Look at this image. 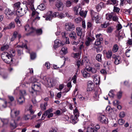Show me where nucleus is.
<instances>
[{
	"label": "nucleus",
	"mask_w": 132,
	"mask_h": 132,
	"mask_svg": "<svg viewBox=\"0 0 132 132\" xmlns=\"http://www.w3.org/2000/svg\"><path fill=\"white\" fill-rule=\"evenodd\" d=\"M34 0H28L27 6H25V7H19L17 10L16 14L19 16H21L25 14L28 11V7H29L33 11L34 9L33 3Z\"/></svg>",
	"instance_id": "obj_1"
},
{
	"label": "nucleus",
	"mask_w": 132,
	"mask_h": 132,
	"mask_svg": "<svg viewBox=\"0 0 132 132\" xmlns=\"http://www.w3.org/2000/svg\"><path fill=\"white\" fill-rule=\"evenodd\" d=\"M14 13V11H12L9 8H7L5 11L6 18L8 19H11L12 18L11 16L13 15Z\"/></svg>",
	"instance_id": "obj_2"
},
{
	"label": "nucleus",
	"mask_w": 132,
	"mask_h": 132,
	"mask_svg": "<svg viewBox=\"0 0 132 132\" xmlns=\"http://www.w3.org/2000/svg\"><path fill=\"white\" fill-rule=\"evenodd\" d=\"M45 83L48 85V87H52L55 84V80L53 78H45Z\"/></svg>",
	"instance_id": "obj_3"
},
{
	"label": "nucleus",
	"mask_w": 132,
	"mask_h": 132,
	"mask_svg": "<svg viewBox=\"0 0 132 132\" xmlns=\"http://www.w3.org/2000/svg\"><path fill=\"white\" fill-rule=\"evenodd\" d=\"M55 6L59 11H61L63 9V4L61 0H56L55 2Z\"/></svg>",
	"instance_id": "obj_4"
},
{
	"label": "nucleus",
	"mask_w": 132,
	"mask_h": 132,
	"mask_svg": "<svg viewBox=\"0 0 132 132\" xmlns=\"http://www.w3.org/2000/svg\"><path fill=\"white\" fill-rule=\"evenodd\" d=\"M65 29L68 31H71L73 30L75 28L74 24L71 22L66 23L65 24Z\"/></svg>",
	"instance_id": "obj_5"
},
{
	"label": "nucleus",
	"mask_w": 132,
	"mask_h": 132,
	"mask_svg": "<svg viewBox=\"0 0 132 132\" xmlns=\"http://www.w3.org/2000/svg\"><path fill=\"white\" fill-rule=\"evenodd\" d=\"M25 30L29 32V34L34 32L35 29L32 28L31 26H30L28 24H26L24 26Z\"/></svg>",
	"instance_id": "obj_6"
},
{
	"label": "nucleus",
	"mask_w": 132,
	"mask_h": 132,
	"mask_svg": "<svg viewBox=\"0 0 132 132\" xmlns=\"http://www.w3.org/2000/svg\"><path fill=\"white\" fill-rule=\"evenodd\" d=\"M40 84L37 83L34 84L32 86V88L33 89L34 92L38 91L40 89Z\"/></svg>",
	"instance_id": "obj_7"
},
{
	"label": "nucleus",
	"mask_w": 132,
	"mask_h": 132,
	"mask_svg": "<svg viewBox=\"0 0 132 132\" xmlns=\"http://www.w3.org/2000/svg\"><path fill=\"white\" fill-rule=\"evenodd\" d=\"M54 44L53 45V47L54 49L58 47L61 45V41L58 39H56L54 42Z\"/></svg>",
	"instance_id": "obj_8"
},
{
	"label": "nucleus",
	"mask_w": 132,
	"mask_h": 132,
	"mask_svg": "<svg viewBox=\"0 0 132 132\" xmlns=\"http://www.w3.org/2000/svg\"><path fill=\"white\" fill-rule=\"evenodd\" d=\"M8 55V53L6 52H4L2 53L1 55V57L3 60L6 63H9L10 61H7L6 58Z\"/></svg>",
	"instance_id": "obj_9"
},
{
	"label": "nucleus",
	"mask_w": 132,
	"mask_h": 132,
	"mask_svg": "<svg viewBox=\"0 0 132 132\" xmlns=\"http://www.w3.org/2000/svg\"><path fill=\"white\" fill-rule=\"evenodd\" d=\"M86 70L88 71H90L93 73H96V70L94 68H92L91 67L87 66L86 67Z\"/></svg>",
	"instance_id": "obj_10"
},
{
	"label": "nucleus",
	"mask_w": 132,
	"mask_h": 132,
	"mask_svg": "<svg viewBox=\"0 0 132 132\" xmlns=\"http://www.w3.org/2000/svg\"><path fill=\"white\" fill-rule=\"evenodd\" d=\"M76 32L78 36L81 37L82 34V29L81 28L78 27L76 29Z\"/></svg>",
	"instance_id": "obj_11"
},
{
	"label": "nucleus",
	"mask_w": 132,
	"mask_h": 132,
	"mask_svg": "<svg viewBox=\"0 0 132 132\" xmlns=\"http://www.w3.org/2000/svg\"><path fill=\"white\" fill-rule=\"evenodd\" d=\"M52 11H49L47 13V15L46 17V20H50L52 18Z\"/></svg>",
	"instance_id": "obj_12"
},
{
	"label": "nucleus",
	"mask_w": 132,
	"mask_h": 132,
	"mask_svg": "<svg viewBox=\"0 0 132 132\" xmlns=\"http://www.w3.org/2000/svg\"><path fill=\"white\" fill-rule=\"evenodd\" d=\"M86 132H99L97 130L94 128H92L90 126L88 127L87 128Z\"/></svg>",
	"instance_id": "obj_13"
},
{
	"label": "nucleus",
	"mask_w": 132,
	"mask_h": 132,
	"mask_svg": "<svg viewBox=\"0 0 132 132\" xmlns=\"http://www.w3.org/2000/svg\"><path fill=\"white\" fill-rule=\"evenodd\" d=\"M93 38L92 39L91 37H88L87 38V40L86 41L85 43L86 45L87 46H89L90 44V43L94 40Z\"/></svg>",
	"instance_id": "obj_14"
},
{
	"label": "nucleus",
	"mask_w": 132,
	"mask_h": 132,
	"mask_svg": "<svg viewBox=\"0 0 132 132\" xmlns=\"http://www.w3.org/2000/svg\"><path fill=\"white\" fill-rule=\"evenodd\" d=\"M77 115L76 114L75 117H73V116H71V119L72 120V122L73 124H76L78 121Z\"/></svg>",
	"instance_id": "obj_15"
},
{
	"label": "nucleus",
	"mask_w": 132,
	"mask_h": 132,
	"mask_svg": "<svg viewBox=\"0 0 132 132\" xmlns=\"http://www.w3.org/2000/svg\"><path fill=\"white\" fill-rule=\"evenodd\" d=\"M69 37L74 40H75L77 38V36L75 32L74 31L70 33L69 35Z\"/></svg>",
	"instance_id": "obj_16"
},
{
	"label": "nucleus",
	"mask_w": 132,
	"mask_h": 132,
	"mask_svg": "<svg viewBox=\"0 0 132 132\" xmlns=\"http://www.w3.org/2000/svg\"><path fill=\"white\" fill-rule=\"evenodd\" d=\"M104 3L102 2H101L100 4L97 5L96 7V9L98 11H100L102 8L104 6Z\"/></svg>",
	"instance_id": "obj_17"
},
{
	"label": "nucleus",
	"mask_w": 132,
	"mask_h": 132,
	"mask_svg": "<svg viewBox=\"0 0 132 132\" xmlns=\"http://www.w3.org/2000/svg\"><path fill=\"white\" fill-rule=\"evenodd\" d=\"M105 52L106 53V57L107 58L109 59L111 57L112 55V53L111 51L108 50L107 52L104 51V53H105Z\"/></svg>",
	"instance_id": "obj_18"
},
{
	"label": "nucleus",
	"mask_w": 132,
	"mask_h": 132,
	"mask_svg": "<svg viewBox=\"0 0 132 132\" xmlns=\"http://www.w3.org/2000/svg\"><path fill=\"white\" fill-rule=\"evenodd\" d=\"M99 119L101 122L102 123H105L106 121V117L104 115H100Z\"/></svg>",
	"instance_id": "obj_19"
},
{
	"label": "nucleus",
	"mask_w": 132,
	"mask_h": 132,
	"mask_svg": "<svg viewBox=\"0 0 132 132\" xmlns=\"http://www.w3.org/2000/svg\"><path fill=\"white\" fill-rule=\"evenodd\" d=\"M86 70L85 69V70H82L81 71L83 76L85 78L89 77L90 76V75L86 71Z\"/></svg>",
	"instance_id": "obj_20"
},
{
	"label": "nucleus",
	"mask_w": 132,
	"mask_h": 132,
	"mask_svg": "<svg viewBox=\"0 0 132 132\" xmlns=\"http://www.w3.org/2000/svg\"><path fill=\"white\" fill-rule=\"evenodd\" d=\"M114 13L113 12H112L110 13L106 14V19L108 20H111Z\"/></svg>",
	"instance_id": "obj_21"
},
{
	"label": "nucleus",
	"mask_w": 132,
	"mask_h": 132,
	"mask_svg": "<svg viewBox=\"0 0 132 132\" xmlns=\"http://www.w3.org/2000/svg\"><path fill=\"white\" fill-rule=\"evenodd\" d=\"M13 111L14 113L16 116H17L20 113V111L19 110H17L15 108H13V109H11V113Z\"/></svg>",
	"instance_id": "obj_22"
},
{
	"label": "nucleus",
	"mask_w": 132,
	"mask_h": 132,
	"mask_svg": "<svg viewBox=\"0 0 132 132\" xmlns=\"http://www.w3.org/2000/svg\"><path fill=\"white\" fill-rule=\"evenodd\" d=\"M10 125L12 128L14 129L17 127V125L14 120H12L10 123Z\"/></svg>",
	"instance_id": "obj_23"
},
{
	"label": "nucleus",
	"mask_w": 132,
	"mask_h": 132,
	"mask_svg": "<svg viewBox=\"0 0 132 132\" xmlns=\"http://www.w3.org/2000/svg\"><path fill=\"white\" fill-rule=\"evenodd\" d=\"M18 33L17 31H15L13 33V35L12 37L10 39V40L11 41L14 40L16 38L17 35Z\"/></svg>",
	"instance_id": "obj_24"
},
{
	"label": "nucleus",
	"mask_w": 132,
	"mask_h": 132,
	"mask_svg": "<svg viewBox=\"0 0 132 132\" xmlns=\"http://www.w3.org/2000/svg\"><path fill=\"white\" fill-rule=\"evenodd\" d=\"M37 79L34 77H32L29 79L28 80V84L29 83H37Z\"/></svg>",
	"instance_id": "obj_25"
},
{
	"label": "nucleus",
	"mask_w": 132,
	"mask_h": 132,
	"mask_svg": "<svg viewBox=\"0 0 132 132\" xmlns=\"http://www.w3.org/2000/svg\"><path fill=\"white\" fill-rule=\"evenodd\" d=\"M94 15H92V16L94 19L96 21V23H98L99 22L98 20L99 16L98 15L97 13H94Z\"/></svg>",
	"instance_id": "obj_26"
},
{
	"label": "nucleus",
	"mask_w": 132,
	"mask_h": 132,
	"mask_svg": "<svg viewBox=\"0 0 132 132\" xmlns=\"http://www.w3.org/2000/svg\"><path fill=\"white\" fill-rule=\"evenodd\" d=\"M24 101L25 99L24 97L22 96L20 97L18 100L19 104L20 105H21Z\"/></svg>",
	"instance_id": "obj_27"
},
{
	"label": "nucleus",
	"mask_w": 132,
	"mask_h": 132,
	"mask_svg": "<svg viewBox=\"0 0 132 132\" xmlns=\"http://www.w3.org/2000/svg\"><path fill=\"white\" fill-rule=\"evenodd\" d=\"M38 8L41 10L43 11L46 9V6L43 4H41L38 6Z\"/></svg>",
	"instance_id": "obj_28"
},
{
	"label": "nucleus",
	"mask_w": 132,
	"mask_h": 132,
	"mask_svg": "<svg viewBox=\"0 0 132 132\" xmlns=\"http://www.w3.org/2000/svg\"><path fill=\"white\" fill-rule=\"evenodd\" d=\"M53 112V109H49L48 110L45 111L43 114V115L45 116H46L48 115L51 112Z\"/></svg>",
	"instance_id": "obj_29"
},
{
	"label": "nucleus",
	"mask_w": 132,
	"mask_h": 132,
	"mask_svg": "<svg viewBox=\"0 0 132 132\" xmlns=\"http://www.w3.org/2000/svg\"><path fill=\"white\" fill-rule=\"evenodd\" d=\"M96 59L98 62H101L102 61V55L99 54L96 55Z\"/></svg>",
	"instance_id": "obj_30"
},
{
	"label": "nucleus",
	"mask_w": 132,
	"mask_h": 132,
	"mask_svg": "<svg viewBox=\"0 0 132 132\" xmlns=\"http://www.w3.org/2000/svg\"><path fill=\"white\" fill-rule=\"evenodd\" d=\"M0 121H1L2 123V125L3 126L4 125L7 124L8 123V120L7 119H2L0 118Z\"/></svg>",
	"instance_id": "obj_31"
},
{
	"label": "nucleus",
	"mask_w": 132,
	"mask_h": 132,
	"mask_svg": "<svg viewBox=\"0 0 132 132\" xmlns=\"http://www.w3.org/2000/svg\"><path fill=\"white\" fill-rule=\"evenodd\" d=\"M15 27V23L14 22H12L9 24L8 26V28L9 29L14 28Z\"/></svg>",
	"instance_id": "obj_32"
},
{
	"label": "nucleus",
	"mask_w": 132,
	"mask_h": 132,
	"mask_svg": "<svg viewBox=\"0 0 132 132\" xmlns=\"http://www.w3.org/2000/svg\"><path fill=\"white\" fill-rule=\"evenodd\" d=\"M11 56H12V55L8 54L7 56L6 60H7V61H8V60L10 61L9 62V63H9L10 62H12L13 61V59Z\"/></svg>",
	"instance_id": "obj_33"
},
{
	"label": "nucleus",
	"mask_w": 132,
	"mask_h": 132,
	"mask_svg": "<svg viewBox=\"0 0 132 132\" xmlns=\"http://www.w3.org/2000/svg\"><path fill=\"white\" fill-rule=\"evenodd\" d=\"M20 95L21 96L23 97L26 95L27 94L25 90H22L20 91Z\"/></svg>",
	"instance_id": "obj_34"
},
{
	"label": "nucleus",
	"mask_w": 132,
	"mask_h": 132,
	"mask_svg": "<svg viewBox=\"0 0 132 132\" xmlns=\"http://www.w3.org/2000/svg\"><path fill=\"white\" fill-rule=\"evenodd\" d=\"M87 13V11H85L84 12L83 11L80 12L79 13L81 16L85 18L86 16Z\"/></svg>",
	"instance_id": "obj_35"
},
{
	"label": "nucleus",
	"mask_w": 132,
	"mask_h": 132,
	"mask_svg": "<svg viewBox=\"0 0 132 132\" xmlns=\"http://www.w3.org/2000/svg\"><path fill=\"white\" fill-rule=\"evenodd\" d=\"M118 49V46L117 44H115L114 45L112 51L114 52H116Z\"/></svg>",
	"instance_id": "obj_36"
},
{
	"label": "nucleus",
	"mask_w": 132,
	"mask_h": 132,
	"mask_svg": "<svg viewBox=\"0 0 132 132\" xmlns=\"http://www.w3.org/2000/svg\"><path fill=\"white\" fill-rule=\"evenodd\" d=\"M9 47V46L8 45H4L1 47V50L2 51H4L5 50H6L8 49Z\"/></svg>",
	"instance_id": "obj_37"
},
{
	"label": "nucleus",
	"mask_w": 132,
	"mask_h": 132,
	"mask_svg": "<svg viewBox=\"0 0 132 132\" xmlns=\"http://www.w3.org/2000/svg\"><path fill=\"white\" fill-rule=\"evenodd\" d=\"M15 21L18 26H21L20 21L18 18H16L15 19Z\"/></svg>",
	"instance_id": "obj_38"
},
{
	"label": "nucleus",
	"mask_w": 132,
	"mask_h": 132,
	"mask_svg": "<svg viewBox=\"0 0 132 132\" xmlns=\"http://www.w3.org/2000/svg\"><path fill=\"white\" fill-rule=\"evenodd\" d=\"M117 30L116 32H118V31H119V30H120L122 28V26L120 23H119L117 24L116 26Z\"/></svg>",
	"instance_id": "obj_39"
},
{
	"label": "nucleus",
	"mask_w": 132,
	"mask_h": 132,
	"mask_svg": "<svg viewBox=\"0 0 132 132\" xmlns=\"http://www.w3.org/2000/svg\"><path fill=\"white\" fill-rule=\"evenodd\" d=\"M87 90L88 91H92L93 89L94 85H87Z\"/></svg>",
	"instance_id": "obj_40"
},
{
	"label": "nucleus",
	"mask_w": 132,
	"mask_h": 132,
	"mask_svg": "<svg viewBox=\"0 0 132 132\" xmlns=\"http://www.w3.org/2000/svg\"><path fill=\"white\" fill-rule=\"evenodd\" d=\"M35 31H36V33L38 35H40L42 34V31L41 29H37V30L35 29Z\"/></svg>",
	"instance_id": "obj_41"
},
{
	"label": "nucleus",
	"mask_w": 132,
	"mask_h": 132,
	"mask_svg": "<svg viewBox=\"0 0 132 132\" xmlns=\"http://www.w3.org/2000/svg\"><path fill=\"white\" fill-rule=\"evenodd\" d=\"M125 116V113L123 111L120 112L119 114V117L120 118L124 117Z\"/></svg>",
	"instance_id": "obj_42"
},
{
	"label": "nucleus",
	"mask_w": 132,
	"mask_h": 132,
	"mask_svg": "<svg viewBox=\"0 0 132 132\" xmlns=\"http://www.w3.org/2000/svg\"><path fill=\"white\" fill-rule=\"evenodd\" d=\"M130 49H127L126 50L125 53V55L127 57H129L130 56Z\"/></svg>",
	"instance_id": "obj_43"
},
{
	"label": "nucleus",
	"mask_w": 132,
	"mask_h": 132,
	"mask_svg": "<svg viewBox=\"0 0 132 132\" xmlns=\"http://www.w3.org/2000/svg\"><path fill=\"white\" fill-rule=\"evenodd\" d=\"M93 26V24L90 22H88L87 23V29L89 28L91 29L92 28Z\"/></svg>",
	"instance_id": "obj_44"
},
{
	"label": "nucleus",
	"mask_w": 132,
	"mask_h": 132,
	"mask_svg": "<svg viewBox=\"0 0 132 132\" xmlns=\"http://www.w3.org/2000/svg\"><path fill=\"white\" fill-rule=\"evenodd\" d=\"M120 31H118V32H116L117 34L116 35V36L118 37L119 40L120 39H122L123 38L122 36L120 35Z\"/></svg>",
	"instance_id": "obj_45"
},
{
	"label": "nucleus",
	"mask_w": 132,
	"mask_h": 132,
	"mask_svg": "<svg viewBox=\"0 0 132 132\" xmlns=\"http://www.w3.org/2000/svg\"><path fill=\"white\" fill-rule=\"evenodd\" d=\"M118 123L120 125H122L124 123L125 121L122 119H119L118 120Z\"/></svg>",
	"instance_id": "obj_46"
},
{
	"label": "nucleus",
	"mask_w": 132,
	"mask_h": 132,
	"mask_svg": "<svg viewBox=\"0 0 132 132\" xmlns=\"http://www.w3.org/2000/svg\"><path fill=\"white\" fill-rule=\"evenodd\" d=\"M61 51L63 52V53L64 54H65L67 53V47H63L61 49Z\"/></svg>",
	"instance_id": "obj_47"
},
{
	"label": "nucleus",
	"mask_w": 132,
	"mask_h": 132,
	"mask_svg": "<svg viewBox=\"0 0 132 132\" xmlns=\"http://www.w3.org/2000/svg\"><path fill=\"white\" fill-rule=\"evenodd\" d=\"M20 3L19 2H18L17 3H15L14 4V7L16 9L18 8H19V7H20Z\"/></svg>",
	"instance_id": "obj_48"
},
{
	"label": "nucleus",
	"mask_w": 132,
	"mask_h": 132,
	"mask_svg": "<svg viewBox=\"0 0 132 132\" xmlns=\"http://www.w3.org/2000/svg\"><path fill=\"white\" fill-rule=\"evenodd\" d=\"M30 58L31 60L34 59L36 57V55L34 53H31L30 54Z\"/></svg>",
	"instance_id": "obj_49"
},
{
	"label": "nucleus",
	"mask_w": 132,
	"mask_h": 132,
	"mask_svg": "<svg viewBox=\"0 0 132 132\" xmlns=\"http://www.w3.org/2000/svg\"><path fill=\"white\" fill-rule=\"evenodd\" d=\"M81 17H78L75 19V21L76 23H78L81 22Z\"/></svg>",
	"instance_id": "obj_50"
},
{
	"label": "nucleus",
	"mask_w": 132,
	"mask_h": 132,
	"mask_svg": "<svg viewBox=\"0 0 132 132\" xmlns=\"http://www.w3.org/2000/svg\"><path fill=\"white\" fill-rule=\"evenodd\" d=\"M102 47H97L96 48V51L97 53L100 52L102 50Z\"/></svg>",
	"instance_id": "obj_51"
},
{
	"label": "nucleus",
	"mask_w": 132,
	"mask_h": 132,
	"mask_svg": "<svg viewBox=\"0 0 132 132\" xmlns=\"http://www.w3.org/2000/svg\"><path fill=\"white\" fill-rule=\"evenodd\" d=\"M120 58L119 57L118 58V59L115 60L114 63L115 64L117 65L120 63Z\"/></svg>",
	"instance_id": "obj_52"
},
{
	"label": "nucleus",
	"mask_w": 132,
	"mask_h": 132,
	"mask_svg": "<svg viewBox=\"0 0 132 132\" xmlns=\"http://www.w3.org/2000/svg\"><path fill=\"white\" fill-rule=\"evenodd\" d=\"M78 98L80 100L82 101H85V100H86L87 99L86 98H85L84 97H83L81 95L78 96Z\"/></svg>",
	"instance_id": "obj_53"
},
{
	"label": "nucleus",
	"mask_w": 132,
	"mask_h": 132,
	"mask_svg": "<svg viewBox=\"0 0 132 132\" xmlns=\"http://www.w3.org/2000/svg\"><path fill=\"white\" fill-rule=\"evenodd\" d=\"M30 115L27 114L24 116V118L25 120H28L30 118Z\"/></svg>",
	"instance_id": "obj_54"
},
{
	"label": "nucleus",
	"mask_w": 132,
	"mask_h": 132,
	"mask_svg": "<svg viewBox=\"0 0 132 132\" xmlns=\"http://www.w3.org/2000/svg\"><path fill=\"white\" fill-rule=\"evenodd\" d=\"M110 93H111L112 95H110V94H108L109 96H110V97L113 98L114 96V94L113 93V90H111L110 91Z\"/></svg>",
	"instance_id": "obj_55"
},
{
	"label": "nucleus",
	"mask_w": 132,
	"mask_h": 132,
	"mask_svg": "<svg viewBox=\"0 0 132 132\" xmlns=\"http://www.w3.org/2000/svg\"><path fill=\"white\" fill-rule=\"evenodd\" d=\"M122 95V92L121 91L119 92L117 94V97L118 99H120L121 98Z\"/></svg>",
	"instance_id": "obj_56"
},
{
	"label": "nucleus",
	"mask_w": 132,
	"mask_h": 132,
	"mask_svg": "<svg viewBox=\"0 0 132 132\" xmlns=\"http://www.w3.org/2000/svg\"><path fill=\"white\" fill-rule=\"evenodd\" d=\"M109 1L112 3H110V4H113V5H117V0H109Z\"/></svg>",
	"instance_id": "obj_57"
},
{
	"label": "nucleus",
	"mask_w": 132,
	"mask_h": 132,
	"mask_svg": "<svg viewBox=\"0 0 132 132\" xmlns=\"http://www.w3.org/2000/svg\"><path fill=\"white\" fill-rule=\"evenodd\" d=\"M120 10L119 8L118 7L114 6L113 11L114 12H116L117 13L119 12Z\"/></svg>",
	"instance_id": "obj_58"
},
{
	"label": "nucleus",
	"mask_w": 132,
	"mask_h": 132,
	"mask_svg": "<svg viewBox=\"0 0 132 132\" xmlns=\"http://www.w3.org/2000/svg\"><path fill=\"white\" fill-rule=\"evenodd\" d=\"M59 13L58 12H54L53 14L52 15V18L53 17H56L57 16H58L59 15Z\"/></svg>",
	"instance_id": "obj_59"
},
{
	"label": "nucleus",
	"mask_w": 132,
	"mask_h": 132,
	"mask_svg": "<svg viewBox=\"0 0 132 132\" xmlns=\"http://www.w3.org/2000/svg\"><path fill=\"white\" fill-rule=\"evenodd\" d=\"M73 113L75 116H76V114H77V117H78V116L79 113L78 112V111L77 108H76L74 110Z\"/></svg>",
	"instance_id": "obj_60"
},
{
	"label": "nucleus",
	"mask_w": 132,
	"mask_h": 132,
	"mask_svg": "<svg viewBox=\"0 0 132 132\" xmlns=\"http://www.w3.org/2000/svg\"><path fill=\"white\" fill-rule=\"evenodd\" d=\"M73 57L75 58H77L79 57V53H77L73 54Z\"/></svg>",
	"instance_id": "obj_61"
},
{
	"label": "nucleus",
	"mask_w": 132,
	"mask_h": 132,
	"mask_svg": "<svg viewBox=\"0 0 132 132\" xmlns=\"http://www.w3.org/2000/svg\"><path fill=\"white\" fill-rule=\"evenodd\" d=\"M112 31V29L111 27H108L107 29V32L110 33Z\"/></svg>",
	"instance_id": "obj_62"
},
{
	"label": "nucleus",
	"mask_w": 132,
	"mask_h": 132,
	"mask_svg": "<svg viewBox=\"0 0 132 132\" xmlns=\"http://www.w3.org/2000/svg\"><path fill=\"white\" fill-rule=\"evenodd\" d=\"M101 43V42H99V41L98 40L96 39L95 44V45L98 46L100 45Z\"/></svg>",
	"instance_id": "obj_63"
},
{
	"label": "nucleus",
	"mask_w": 132,
	"mask_h": 132,
	"mask_svg": "<svg viewBox=\"0 0 132 132\" xmlns=\"http://www.w3.org/2000/svg\"><path fill=\"white\" fill-rule=\"evenodd\" d=\"M49 132H57V131L56 129L52 128L50 129Z\"/></svg>",
	"instance_id": "obj_64"
}]
</instances>
